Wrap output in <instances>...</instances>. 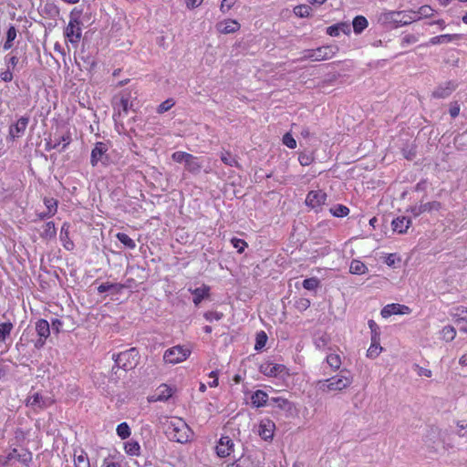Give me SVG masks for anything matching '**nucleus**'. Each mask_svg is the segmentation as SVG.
<instances>
[{
    "instance_id": "obj_37",
    "label": "nucleus",
    "mask_w": 467,
    "mask_h": 467,
    "mask_svg": "<svg viewBox=\"0 0 467 467\" xmlns=\"http://www.w3.org/2000/svg\"><path fill=\"white\" fill-rule=\"evenodd\" d=\"M13 328L14 325L10 321L0 323V342L5 341V339L10 336Z\"/></svg>"
},
{
    "instance_id": "obj_53",
    "label": "nucleus",
    "mask_w": 467,
    "mask_h": 467,
    "mask_svg": "<svg viewBox=\"0 0 467 467\" xmlns=\"http://www.w3.org/2000/svg\"><path fill=\"white\" fill-rule=\"evenodd\" d=\"M421 205L423 207L424 213L439 211L441 208V203L438 201L429 202L423 203Z\"/></svg>"
},
{
    "instance_id": "obj_10",
    "label": "nucleus",
    "mask_w": 467,
    "mask_h": 467,
    "mask_svg": "<svg viewBox=\"0 0 467 467\" xmlns=\"http://www.w3.org/2000/svg\"><path fill=\"white\" fill-rule=\"evenodd\" d=\"M72 141V134L68 128L66 129L64 131H57L55 135V140L54 143L51 141L46 142V150H50L57 149L59 145L62 144V150H66V148L71 143Z\"/></svg>"
},
{
    "instance_id": "obj_4",
    "label": "nucleus",
    "mask_w": 467,
    "mask_h": 467,
    "mask_svg": "<svg viewBox=\"0 0 467 467\" xmlns=\"http://www.w3.org/2000/svg\"><path fill=\"white\" fill-rule=\"evenodd\" d=\"M113 360L117 367L129 371L133 369L140 361V354L136 348H130L125 351L113 355Z\"/></svg>"
},
{
    "instance_id": "obj_22",
    "label": "nucleus",
    "mask_w": 467,
    "mask_h": 467,
    "mask_svg": "<svg viewBox=\"0 0 467 467\" xmlns=\"http://www.w3.org/2000/svg\"><path fill=\"white\" fill-rule=\"evenodd\" d=\"M60 240L63 247L67 251H73L75 248L74 242L69 237V223H64L60 230Z\"/></svg>"
},
{
    "instance_id": "obj_51",
    "label": "nucleus",
    "mask_w": 467,
    "mask_h": 467,
    "mask_svg": "<svg viewBox=\"0 0 467 467\" xmlns=\"http://www.w3.org/2000/svg\"><path fill=\"white\" fill-rule=\"evenodd\" d=\"M174 104L175 101L173 100V99H168L158 106L157 112L159 114H162L171 109L174 106Z\"/></svg>"
},
{
    "instance_id": "obj_43",
    "label": "nucleus",
    "mask_w": 467,
    "mask_h": 467,
    "mask_svg": "<svg viewBox=\"0 0 467 467\" xmlns=\"http://www.w3.org/2000/svg\"><path fill=\"white\" fill-rule=\"evenodd\" d=\"M118 436L121 440H126L130 436V428L127 422H121L117 426L116 429Z\"/></svg>"
},
{
    "instance_id": "obj_30",
    "label": "nucleus",
    "mask_w": 467,
    "mask_h": 467,
    "mask_svg": "<svg viewBox=\"0 0 467 467\" xmlns=\"http://www.w3.org/2000/svg\"><path fill=\"white\" fill-rule=\"evenodd\" d=\"M124 451L129 456L140 455V445L135 440H130L124 442Z\"/></svg>"
},
{
    "instance_id": "obj_7",
    "label": "nucleus",
    "mask_w": 467,
    "mask_h": 467,
    "mask_svg": "<svg viewBox=\"0 0 467 467\" xmlns=\"http://www.w3.org/2000/svg\"><path fill=\"white\" fill-rule=\"evenodd\" d=\"M337 51V47L331 46H323L316 49L306 50L304 54V59L312 61H322L332 58Z\"/></svg>"
},
{
    "instance_id": "obj_45",
    "label": "nucleus",
    "mask_w": 467,
    "mask_h": 467,
    "mask_svg": "<svg viewBox=\"0 0 467 467\" xmlns=\"http://www.w3.org/2000/svg\"><path fill=\"white\" fill-rule=\"evenodd\" d=\"M315 161V157L313 153H307L305 151L299 152L298 154V161L302 166H308L312 164Z\"/></svg>"
},
{
    "instance_id": "obj_59",
    "label": "nucleus",
    "mask_w": 467,
    "mask_h": 467,
    "mask_svg": "<svg viewBox=\"0 0 467 467\" xmlns=\"http://www.w3.org/2000/svg\"><path fill=\"white\" fill-rule=\"evenodd\" d=\"M397 260V254H389L385 259L384 263L389 266H394ZM400 261V259L398 258Z\"/></svg>"
},
{
    "instance_id": "obj_31",
    "label": "nucleus",
    "mask_w": 467,
    "mask_h": 467,
    "mask_svg": "<svg viewBox=\"0 0 467 467\" xmlns=\"http://www.w3.org/2000/svg\"><path fill=\"white\" fill-rule=\"evenodd\" d=\"M355 34L362 33L368 26L367 18L363 16H357L352 22Z\"/></svg>"
},
{
    "instance_id": "obj_29",
    "label": "nucleus",
    "mask_w": 467,
    "mask_h": 467,
    "mask_svg": "<svg viewBox=\"0 0 467 467\" xmlns=\"http://www.w3.org/2000/svg\"><path fill=\"white\" fill-rule=\"evenodd\" d=\"M189 157L185 161V168L192 173H197L200 171L202 165L199 161V158L189 153Z\"/></svg>"
},
{
    "instance_id": "obj_60",
    "label": "nucleus",
    "mask_w": 467,
    "mask_h": 467,
    "mask_svg": "<svg viewBox=\"0 0 467 467\" xmlns=\"http://www.w3.org/2000/svg\"><path fill=\"white\" fill-rule=\"evenodd\" d=\"M368 327L371 330V337H374L375 335L377 336H379V326L377 325V323L374 321V320H369L368 321Z\"/></svg>"
},
{
    "instance_id": "obj_35",
    "label": "nucleus",
    "mask_w": 467,
    "mask_h": 467,
    "mask_svg": "<svg viewBox=\"0 0 467 467\" xmlns=\"http://www.w3.org/2000/svg\"><path fill=\"white\" fill-rule=\"evenodd\" d=\"M326 360L333 371H337V369H339L342 364L340 356L336 353H331L327 355Z\"/></svg>"
},
{
    "instance_id": "obj_50",
    "label": "nucleus",
    "mask_w": 467,
    "mask_h": 467,
    "mask_svg": "<svg viewBox=\"0 0 467 467\" xmlns=\"http://www.w3.org/2000/svg\"><path fill=\"white\" fill-rule=\"evenodd\" d=\"M231 244L240 254H242L248 246V244L244 240L236 237L231 239Z\"/></svg>"
},
{
    "instance_id": "obj_64",
    "label": "nucleus",
    "mask_w": 467,
    "mask_h": 467,
    "mask_svg": "<svg viewBox=\"0 0 467 467\" xmlns=\"http://www.w3.org/2000/svg\"><path fill=\"white\" fill-rule=\"evenodd\" d=\"M449 112L451 118H456L459 115L460 106L457 102L451 106Z\"/></svg>"
},
{
    "instance_id": "obj_48",
    "label": "nucleus",
    "mask_w": 467,
    "mask_h": 467,
    "mask_svg": "<svg viewBox=\"0 0 467 467\" xmlns=\"http://www.w3.org/2000/svg\"><path fill=\"white\" fill-rule=\"evenodd\" d=\"M267 342V335L265 331H260L256 334L254 349H262Z\"/></svg>"
},
{
    "instance_id": "obj_41",
    "label": "nucleus",
    "mask_w": 467,
    "mask_h": 467,
    "mask_svg": "<svg viewBox=\"0 0 467 467\" xmlns=\"http://www.w3.org/2000/svg\"><path fill=\"white\" fill-rule=\"evenodd\" d=\"M312 8L307 5H298L294 7V14L301 18L310 16Z\"/></svg>"
},
{
    "instance_id": "obj_14",
    "label": "nucleus",
    "mask_w": 467,
    "mask_h": 467,
    "mask_svg": "<svg viewBox=\"0 0 467 467\" xmlns=\"http://www.w3.org/2000/svg\"><path fill=\"white\" fill-rule=\"evenodd\" d=\"M275 430V422L270 419H263L258 425V434L265 441H272Z\"/></svg>"
},
{
    "instance_id": "obj_46",
    "label": "nucleus",
    "mask_w": 467,
    "mask_h": 467,
    "mask_svg": "<svg viewBox=\"0 0 467 467\" xmlns=\"http://www.w3.org/2000/svg\"><path fill=\"white\" fill-rule=\"evenodd\" d=\"M452 317L456 322L465 321L467 322V308L464 306H458L454 309Z\"/></svg>"
},
{
    "instance_id": "obj_26",
    "label": "nucleus",
    "mask_w": 467,
    "mask_h": 467,
    "mask_svg": "<svg viewBox=\"0 0 467 467\" xmlns=\"http://www.w3.org/2000/svg\"><path fill=\"white\" fill-rule=\"evenodd\" d=\"M462 36L459 34H445L431 37L430 42L432 45L447 44L455 40H460Z\"/></svg>"
},
{
    "instance_id": "obj_13",
    "label": "nucleus",
    "mask_w": 467,
    "mask_h": 467,
    "mask_svg": "<svg viewBox=\"0 0 467 467\" xmlns=\"http://www.w3.org/2000/svg\"><path fill=\"white\" fill-rule=\"evenodd\" d=\"M410 313L411 309L408 306L392 303L386 305L381 309L380 315L383 318H388L393 315H409Z\"/></svg>"
},
{
    "instance_id": "obj_9",
    "label": "nucleus",
    "mask_w": 467,
    "mask_h": 467,
    "mask_svg": "<svg viewBox=\"0 0 467 467\" xmlns=\"http://www.w3.org/2000/svg\"><path fill=\"white\" fill-rule=\"evenodd\" d=\"M35 328L38 338L35 341L34 346L36 348L40 349L45 346L47 339L50 336V325L46 319L40 318L36 322Z\"/></svg>"
},
{
    "instance_id": "obj_17",
    "label": "nucleus",
    "mask_w": 467,
    "mask_h": 467,
    "mask_svg": "<svg viewBox=\"0 0 467 467\" xmlns=\"http://www.w3.org/2000/svg\"><path fill=\"white\" fill-rule=\"evenodd\" d=\"M43 202L47 208V211L39 213L38 218L43 220L45 218L53 217L57 212V208H58L57 200L55 198H52V197H45Z\"/></svg>"
},
{
    "instance_id": "obj_56",
    "label": "nucleus",
    "mask_w": 467,
    "mask_h": 467,
    "mask_svg": "<svg viewBox=\"0 0 467 467\" xmlns=\"http://www.w3.org/2000/svg\"><path fill=\"white\" fill-rule=\"evenodd\" d=\"M420 17H430L433 15V9L430 5H422L418 10Z\"/></svg>"
},
{
    "instance_id": "obj_19",
    "label": "nucleus",
    "mask_w": 467,
    "mask_h": 467,
    "mask_svg": "<svg viewBox=\"0 0 467 467\" xmlns=\"http://www.w3.org/2000/svg\"><path fill=\"white\" fill-rule=\"evenodd\" d=\"M216 27L221 34H231L237 32L240 29L241 26L234 19H225L218 23Z\"/></svg>"
},
{
    "instance_id": "obj_28",
    "label": "nucleus",
    "mask_w": 467,
    "mask_h": 467,
    "mask_svg": "<svg viewBox=\"0 0 467 467\" xmlns=\"http://www.w3.org/2000/svg\"><path fill=\"white\" fill-rule=\"evenodd\" d=\"M340 32L348 34L350 32L349 25L347 23H338V24L330 26L327 28V35H329L331 36H338Z\"/></svg>"
},
{
    "instance_id": "obj_40",
    "label": "nucleus",
    "mask_w": 467,
    "mask_h": 467,
    "mask_svg": "<svg viewBox=\"0 0 467 467\" xmlns=\"http://www.w3.org/2000/svg\"><path fill=\"white\" fill-rule=\"evenodd\" d=\"M16 37V29L14 26H10L6 32V40L4 43V49L8 50L13 47V42Z\"/></svg>"
},
{
    "instance_id": "obj_18",
    "label": "nucleus",
    "mask_w": 467,
    "mask_h": 467,
    "mask_svg": "<svg viewBox=\"0 0 467 467\" xmlns=\"http://www.w3.org/2000/svg\"><path fill=\"white\" fill-rule=\"evenodd\" d=\"M411 225V220L405 216H399L392 220V230L400 234H406Z\"/></svg>"
},
{
    "instance_id": "obj_11",
    "label": "nucleus",
    "mask_w": 467,
    "mask_h": 467,
    "mask_svg": "<svg viewBox=\"0 0 467 467\" xmlns=\"http://www.w3.org/2000/svg\"><path fill=\"white\" fill-rule=\"evenodd\" d=\"M14 459L28 467L33 460V454L28 449H22L20 451L17 449H13L6 456L3 464H7V462Z\"/></svg>"
},
{
    "instance_id": "obj_34",
    "label": "nucleus",
    "mask_w": 467,
    "mask_h": 467,
    "mask_svg": "<svg viewBox=\"0 0 467 467\" xmlns=\"http://www.w3.org/2000/svg\"><path fill=\"white\" fill-rule=\"evenodd\" d=\"M221 161L227 166L239 167L236 157L233 156L229 150H223L220 154Z\"/></svg>"
},
{
    "instance_id": "obj_23",
    "label": "nucleus",
    "mask_w": 467,
    "mask_h": 467,
    "mask_svg": "<svg viewBox=\"0 0 467 467\" xmlns=\"http://www.w3.org/2000/svg\"><path fill=\"white\" fill-rule=\"evenodd\" d=\"M383 348L380 346V337L377 335L371 337V343L367 350V357L374 359L379 356Z\"/></svg>"
},
{
    "instance_id": "obj_44",
    "label": "nucleus",
    "mask_w": 467,
    "mask_h": 467,
    "mask_svg": "<svg viewBox=\"0 0 467 467\" xmlns=\"http://www.w3.org/2000/svg\"><path fill=\"white\" fill-rule=\"evenodd\" d=\"M27 405L32 407H37L39 409H43L46 407L45 401L43 400V397L39 393H35L32 395L28 400Z\"/></svg>"
},
{
    "instance_id": "obj_2",
    "label": "nucleus",
    "mask_w": 467,
    "mask_h": 467,
    "mask_svg": "<svg viewBox=\"0 0 467 467\" xmlns=\"http://www.w3.org/2000/svg\"><path fill=\"white\" fill-rule=\"evenodd\" d=\"M82 9L73 8L69 15L67 26L64 28V36L66 40L77 47L82 37L80 16Z\"/></svg>"
},
{
    "instance_id": "obj_62",
    "label": "nucleus",
    "mask_w": 467,
    "mask_h": 467,
    "mask_svg": "<svg viewBox=\"0 0 467 467\" xmlns=\"http://www.w3.org/2000/svg\"><path fill=\"white\" fill-rule=\"evenodd\" d=\"M0 78L5 82H10L13 79V73L11 70L7 69L0 74Z\"/></svg>"
},
{
    "instance_id": "obj_33",
    "label": "nucleus",
    "mask_w": 467,
    "mask_h": 467,
    "mask_svg": "<svg viewBox=\"0 0 467 467\" xmlns=\"http://www.w3.org/2000/svg\"><path fill=\"white\" fill-rule=\"evenodd\" d=\"M368 270L367 265L360 260L354 259L350 263L349 272L353 275H364Z\"/></svg>"
},
{
    "instance_id": "obj_21",
    "label": "nucleus",
    "mask_w": 467,
    "mask_h": 467,
    "mask_svg": "<svg viewBox=\"0 0 467 467\" xmlns=\"http://www.w3.org/2000/svg\"><path fill=\"white\" fill-rule=\"evenodd\" d=\"M173 394L172 389L168 386L167 384H161L160 385L155 394L152 396L150 400L153 401H164L169 400Z\"/></svg>"
},
{
    "instance_id": "obj_54",
    "label": "nucleus",
    "mask_w": 467,
    "mask_h": 467,
    "mask_svg": "<svg viewBox=\"0 0 467 467\" xmlns=\"http://www.w3.org/2000/svg\"><path fill=\"white\" fill-rule=\"evenodd\" d=\"M282 141L289 149L296 148V141L289 132L283 136Z\"/></svg>"
},
{
    "instance_id": "obj_58",
    "label": "nucleus",
    "mask_w": 467,
    "mask_h": 467,
    "mask_svg": "<svg viewBox=\"0 0 467 467\" xmlns=\"http://www.w3.org/2000/svg\"><path fill=\"white\" fill-rule=\"evenodd\" d=\"M209 377L213 378V380L208 382L209 387L216 388L219 385L218 372L216 370H213V371L210 372Z\"/></svg>"
},
{
    "instance_id": "obj_3",
    "label": "nucleus",
    "mask_w": 467,
    "mask_h": 467,
    "mask_svg": "<svg viewBox=\"0 0 467 467\" xmlns=\"http://www.w3.org/2000/svg\"><path fill=\"white\" fill-rule=\"evenodd\" d=\"M353 382L349 371L343 369L340 374L326 379L322 382L321 389L324 391H341L348 389Z\"/></svg>"
},
{
    "instance_id": "obj_12",
    "label": "nucleus",
    "mask_w": 467,
    "mask_h": 467,
    "mask_svg": "<svg viewBox=\"0 0 467 467\" xmlns=\"http://www.w3.org/2000/svg\"><path fill=\"white\" fill-rule=\"evenodd\" d=\"M259 370L266 377H277L281 374H288L287 368L283 364L265 361L259 367Z\"/></svg>"
},
{
    "instance_id": "obj_6",
    "label": "nucleus",
    "mask_w": 467,
    "mask_h": 467,
    "mask_svg": "<svg viewBox=\"0 0 467 467\" xmlns=\"http://www.w3.org/2000/svg\"><path fill=\"white\" fill-rule=\"evenodd\" d=\"M327 192L323 190H312L306 194L305 203L316 213H320L327 204Z\"/></svg>"
},
{
    "instance_id": "obj_16",
    "label": "nucleus",
    "mask_w": 467,
    "mask_h": 467,
    "mask_svg": "<svg viewBox=\"0 0 467 467\" xmlns=\"http://www.w3.org/2000/svg\"><path fill=\"white\" fill-rule=\"evenodd\" d=\"M234 441L228 436H223L216 445V453L221 458H225L234 451Z\"/></svg>"
},
{
    "instance_id": "obj_42",
    "label": "nucleus",
    "mask_w": 467,
    "mask_h": 467,
    "mask_svg": "<svg viewBox=\"0 0 467 467\" xmlns=\"http://www.w3.org/2000/svg\"><path fill=\"white\" fill-rule=\"evenodd\" d=\"M117 239L126 247L130 249H135L136 243L125 233H118L116 234Z\"/></svg>"
},
{
    "instance_id": "obj_32",
    "label": "nucleus",
    "mask_w": 467,
    "mask_h": 467,
    "mask_svg": "<svg viewBox=\"0 0 467 467\" xmlns=\"http://www.w3.org/2000/svg\"><path fill=\"white\" fill-rule=\"evenodd\" d=\"M57 235V229L53 222H47L43 226V231L40 234L41 238L46 240L54 239Z\"/></svg>"
},
{
    "instance_id": "obj_1",
    "label": "nucleus",
    "mask_w": 467,
    "mask_h": 467,
    "mask_svg": "<svg viewBox=\"0 0 467 467\" xmlns=\"http://www.w3.org/2000/svg\"><path fill=\"white\" fill-rule=\"evenodd\" d=\"M165 433L173 441L186 443L191 441L193 432L188 424L178 417L171 418L166 423Z\"/></svg>"
},
{
    "instance_id": "obj_61",
    "label": "nucleus",
    "mask_w": 467,
    "mask_h": 467,
    "mask_svg": "<svg viewBox=\"0 0 467 467\" xmlns=\"http://www.w3.org/2000/svg\"><path fill=\"white\" fill-rule=\"evenodd\" d=\"M103 467H121L120 463L113 461L112 459L106 458L102 463Z\"/></svg>"
},
{
    "instance_id": "obj_55",
    "label": "nucleus",
    "mask_w": 467,
    "mask_h": 467,
    "mask_svg": "<svg viewBox=\"0 0 467 467\" xmlns=\"http://www.w3.org/2000/svg\"><path fill=\"white\" fill-rule=\"evenodd\" d=\"M187 158H190L189 153L185 151H175L171 155V159L178 163L185 162Z\"/></svg>"
},
{
    "instance_id": "obj_24",
    "label": "nucleus",
    "mask_w": 467,
    "mask_h": 467,
    "mask_svg": "<svg viewBox=\"0 0 467 467\" xmlns=\"http://www.w3.org/2000/svg\"><path fill=\"white\" fill-rule=\"evenodd\" d=\"M192 294L193 295L192 301L194 305L198 306L203 299L210 296V286L207 285H202V286L193 289Z\"/></svg>"
},
{
    "instance_id": "obj_25",
    "label": "nucleus",
    "mask_w": 467,
    "mask_h": 467,
    "mask_svg": "<svg viewBox=\"0 0 467 467\" xmlns=\"http://www.w3.org/2000/svg\"><path fill=\"white\" fill-rule=\"evenodd\" d=\"M74 465L75 467H90L88 454L81 448L76 449L74 451Z\"/></svg>"
},
{
    "instance_id": "obj_39",
    "label": "nucleus",
    "mask_w": 467,
    "mask_h": 467,
    "mask_svg": "<svg viewBox=\"0 0 467 467\" xmlns=\"http://www.w3.org/2000/svg\"><path fill=\"white\" fill-rule=\"evenodd\" d=\"M456 337V330L452 326H445L441 331V338L446 342L452 341Z\"/></svg>"
},
{
    "instance_id": "obj_5",
    "label": "nucleus",
    "mask_w": 467,
    "mask_h": 467,
    "mask_svg": "<svg viewBox=\"0 0 467 467\" xmlns=\"http://www.w3.org/2000/svg\"><path fill=\"white\" fill-rule=\"evenodd\" d=\"M192 353V350L185 346L177 345L165 350L163 361L165 364L175 365L186 360Z\"/></svg>"
},
{
    "instance_id": "obj_38",
    "label": "nucleus",
    "mask_w": 467,
    "mask_h": 467,
    "mask_svg": "<svg viewBox=\"0 0 467 467\" xmlns=\"http://www.w3.org/2000/svg\"><path fill=\"white\" fill-rule=\"evenodd\" d=\"M226 467H255V464L250 457L242 456L233 463L226 465Z\"/></svg>"
},
{
    "instance_id": "obj_27",
    "label": "nucleus",
    "mask_w": 467,
    "mask_h": 467,
    "mask_svg": "<svg viewBox=\"0 0 467 467\" xmlns=\"http://www.w3.org/2000/svg\"><path fill=\"white\" fill-rule=\"evenodd\" d=\"M268 400V394L264 390H256L251 397L253 406L256 408L264 407Z\"/></svg>"
},
{
    "instance_id": "obj_36",
    "label": "nucleus",
    "mask_w": 467,
    "mask_h": 467,
    "mask_svg": "<svg viewBox=\"0 0 467 467\" xmlns=\"http://www.w3.org/2000/svg\"><path fill=\"white\" fill-rule=\"evenodd\" d=\"M330 213L338 218H343L348 215L349 208L343 204H337L329 209Z\"/></svg>"
},
{
    "instance_id": "obj_47",
    "label": "nucleus",
    "mask_w": 467,
    "mask_h": 467,
    "mask_svg": "<svg viewBox=\"0 0 467 467\" xmlns=\"http://www.w3.org/2000/svg\"><path fill=\"white\" fill-rule=\"evenodd\" d=\"M302 285L305 289L312 291L320 285V281L317 277H310L305 279Z\"/></svg>"
},
{
    "instance_id": "obj_15",
    "label": "nucleus",
    "mask_w": 467,
    "mask_h": 467,
    "mask_svg": "<svg viewBox=\"0 0 467 467\" xmlns=\"http://www.w3.org/2000/svg\"><path fill=\"white\" fill-rule=\"evenodd\" d=\"M457 88V84L453 81H446L439 85L431 93L433 99L448 98Z\"/></svg>"
},
{
    "instance_id": "obj_57",
    "label": "nucleus",
    "mask_w": 467,
    "mask_h": 467,
    "mask_svg": "<svg viewBox=\"0 0 467 467\" xmlns=\"http://www.w3.org/2000/svg\"><path fill=\"white\" fill-rule=\"evenodd\" d=\"M237 0H222L220 10L222 13H227L235 4Z\"/></svg>"
},
{
    "instance_id": "obj_63",
    "label": "nucleus",
    "mask_w": 467,
    "mask_h": 467,
    "mask_svg": "<svg viewBox=\"0 0 467 467\" xmlns=\"http://www.w3.org/2000/svg\"><path fill=\"white\" fill-rule=\"evenodd\" d=\"M203 0H186V6L188 9H194L202 5Z\"/></svg>"
},
{
    "instance_id": "obj_8",
    "label": "nucleus",
    "mask_w": 467,
    "mask_h": 467,
    "mask_svg": "<svg viewBox=\"0 0 467 467\" xmlns=\"http://www.w3.org/2000/svg\"><path fill=\"white\" fill-rule=\"evenodd\" d=\"M109 149V145L106 142L98 141L95 143L90 155V164L92 167H96L99 162L106 164L109 160L107 155Z\"/></svg>"
},
{
    "instance_id": "obj_52",
    "label": "nucleus",
    "mask_w": 467,
    "mask_h": 467,
    "mask_svg": "<svg viewBox=\"0 0 467 467\" xmlns=\"http://www.w3.org/2000/svg\"><path fill=\"white\" fill-rule=\"evenodd\" d=\"M204 318L209 321H219L223 317V314L218 311H207L203 314Z\"/></svg>"
},
{
    "instance_id": "obj_20",
    "label": "nucleus",
    "mask_w": 467,
    "mask_h": 467,
    "mask_svg": "<svg viewBox=\"0 0 467 467\" xmlns=\"http://www.w3.org/2000/svg\"><path fill=\"white\" fill-rule=\"evenodd\" d=\"M28 124V119L22 117L14 125L9 128V136L14 140L20 137L26 130Z\"/></svg>"
},
{
    "instance_id": "obj_49",
    "label": "nucleus",
    "mask_w": 467,
    "mask_h": 467,
    "mask_svg": "<svg viewBox=\"0 0 467 467\" xmlns=\"http://www.w3.org/2000/svg\"><path fill=\"white\" fill-rule=\"evenodd\" d=\"M112 288H116L117 291H119L120 289L123 288V285L113 284V283H109V282L102 283L100 285H99L98 292L99 293H105L107 291H109Z\"/></svg>"
}]
</instances>
